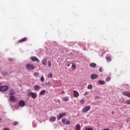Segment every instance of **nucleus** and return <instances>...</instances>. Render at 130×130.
<instances>
[{"mask_svg": "<svg viewBox=\"0 0 130 130\" xmlns=\"http://www.w3.org/2000/svg\"><path fill=\"white\" fill-rule=\"evenodd\" d=\"M34 76L35 77H36L37 78H38V77H39V73L36 72L34 73Z\"/></svg>", "mask_w": 130, "mask_h": 130, "instance_id": "obj_24", "label": "nucleus"}, {"mask_svg": "<svg viewBox=\"0 0 130 130\" xmlns=\"http://www.w3.org/2000/svg\"><path fill=\"white\" fill-rule=\"evenodd\" d=\"M85 130H94L93 129V128H91V127H85Z\"/></svg>", "mask_w": 130, "mask_h": 130, "instance_id": "obj_29", "label": "nucleus"}, {"mask_svg": "<svg viewBox=\"0 0 130 130\" xmlns=\"http://www.w3.org/2000/svg\"><path fill=\"white\" fill-rule=\"evenodd\" d=\"M63 101H69V96H64L63 98Z\"/></svg>", "mask_w": 130, "mask_h": 130, "instance_id": "obj_23", "label": "nucleus"}, {"mask_svg": "<svg viewBox=\"0 0 130 130\" xmlns=\"http://www.w3.org/2000/svg\"><path fill=\"white\" fill-rule=\"evenodd\" d=\"M100 98V97H99V96H95V99H99Z\"/></svg>", "mask_w": 130, "mask_h": 130, "instance_id": "obj_37", "label": "nucleus"}, {"mask_svg": "<svg viewBox=\"0 0 130 130\" xmlns=\"http://www.w3.org/2000/svg\"><path fill=\"white\" fill-rule=\"evenodd\" d=\"M61 121L63 124H66V125H69V124H71V121L67 119H62Z\"/></svg>", "mask_w": 130, "mask_h": 130, "instance_id": "obj_4", "label": "nucleus"}, {"mask_svg": "<svg viewBox=\"0 0 130 130\" xmlns=\"http://www.w3.org/2000/svg\"><path fill=\"white\" fill-rule=\"evenodd\" d=\"M9 90L8 86H0V91H2L3 92H5L6 91H8Z\"/></svg>", "mask_w": 130, "mask_h": 130, "instance_id": "obj_1", "label": "nucleus"}, {"mask_svg": "<svg viewBox=\"0 0 130 130\" xmlns=\"http://www.w3.org/2000/svg\"><path fill=\"white\" fill-rule=\"evenodd\" d=\"M46 85L47 86H49V85H50V82H48V83H46Z\"/></svg>", "mask_w": 130, "mask_h": 130, "instance_id": "obj_34", "label": "nucleus"}, {"mask_svg": "<svg viewBox=\"0 0 130 130\" xmlns=\"http://www.w3.org/2000/svg\"><path fill=\"white\" fill-rule=\"evenodd\" d=\"M73 93H74V96L75 98H78V97H79V96H80V94L77 90H74Z\"/></svg>", "mask_w": 130, "mask_h": 130, "instance_id": "obj_11", "label": "nucleus"}, {"mask_svg": "<svg viewBox=\"0 0 130 130\" xmlns=\"http://www.w3.org/2000/svg\"><path fill=\"white\" fill-rule=\"evenodd\" d=\"M110 80H111V78H110V77H107L106 78V82H109V81H110Z\"/></svg>", "mask_w": 130, "mask_h": 130, "instance_id": "obj_25", "label": "nucleus"}, {"mask_svg": "<svg viewBox=\"0 0 130 130\" xmlns=\"http://www.w3.org/2000/svg\"><path fill=\"white\" fill-rule=\"evenodd\" d=\"M9 95V96H14V95H15V92H14V90H10Z\"/></svg>", "mask_w": 130, "mask_h": 130, "instance_id": "obj_18", "label": "nucleus"}, {"mask_svg": "<svg viewBox=\"0 0 130 130\" xmlns=\"http://www.w3.org/2000/svg\"><path fill=\"white\" fill-rule=\"evenodd\" d=\"M2 121H3V119L0 118V122H2Z\"/></svg>", "mask_w": 130, "mask_h": 130, "instance_id": "obj_38", "label": "nucleus"}, {"mask_svg": "<svg viewBox=\"0 0 130 130\" xmlns=\"http://www.w3.org/2000/svg\"><path fill=\"white\" fill-rule=\"evenodd\" d=\"M87 89H88V90H91V89H93V85H92V84H89L87 86Z\"/></svg>", "mask_w": 130, "mask_h": 130, "instance_id": "obj_22", "label": "nucleus"}, {"mask_svg": "<svg viewBox=\"0 0 130 130\" xmlns=\"http://www.w3.org/2000/svg\"><path fill=\"white\" fill-rule=\"evenodd\" d=\"M42 63L44 66H51V63L49 61H47V60L44 59L42 60Z\"/></svg>", "mask_w": 130, "mask_h": 130, "instance_id": "obj_2", "label": "nucleus"}, {"mask_svg": "<svg viewBox=\"0 0 130 130\" xmlns=\"http://www.w3.org/2000/svg\"><path fill=\"white\" fill-rule=\"evenodd\" d=\"M84 102H85V101H84V100H82L80 101V104H83V103H84Z\"/></svg>", "mask_w": 130, "mask_h": 130, "instance_id": "obj_32", "label": "nucleus"}, {"mask_svg": "<svg viewBox=\"0 0 130 130\" xmlns=\"http://www.w3.org/2000/svg\"><path fill=\"white\" fill-rule=\"evenodd\" d=\"M76 130H81V125L79 124H77L75 126Z\"/></svg>", "mask_w": 130, "mask_h": 130, "instance_id": "obj_19", "label": "nucleus"}, {"mask_svg": "<svg viewBox=\"0 0 130 130\" xmlns=\"http://www.w3.org/2000/svg\"><path fill=\"white\" fill-rule=\"evenodd\" d=\"M31 60L32 61H37L38 62H39L40 60H39L38 58L35 56H32L30 58Z\"/></svg>", "mask_w": 130, "mask_h": 130, "instance_id": "obj_10", "label": "nucleus"}, {"mask_svg": "<svg viewBox=\"0 0 130 130\" xmlns=\"http://www.w3.org/2000/svg\"><path fill=\"white\" fill-rule=\"evenodd\" d=\"M123 95H124V96H126L127 97H128L130 98V93L128 91H124L122 92Z\"/></svg>", "mask_w": 130, "mask_h": 130, "instance_id": "obj_13", "label": "nucleus"}, {"mask_svg": "<svg viewBox=\"0 0 130 130\" xmlns=\"http://www.w3.org/2000/svg\"><path fill=\"white\" fill-rule=\"evenodd\" d=\"M76 69V66H72L71 68L69 69L70 72H73L74 70Z\"/></svg>", "mask_w": 130, "mask_h": 130, "instance_id": "obj_21", "label": "nucleus"}, {"mask_svg": "<svg viewBox=\"0 0 130 130\" xmlns=\"http://www.w3.org/2000/svg\"><path fill=\"white\" fill-rule=\"evenodd\" d=\"M35 67L34 66H26V68L29 71H32L34 69H35Z\"/></svg>", "mask_w": 130, "mask_h": 130, "instance_id": "obj_12", "label": "nucleus"}, {"mask_svg": "<svg viewBox=\"0 0 130 130\" xmlns=\"http://www.w3.org/2000/svg\"><path fill=\"white\" fill-rule=\"evenodd\" d=\"M114 111H112V114H114Z\"/></svg>", "mask_w": 130, "mask_h": 130, "instance_id": "obj_40", "label": "nucleus"}, {"mask_svg": "<svg viewBox=\"0 0 130 130\" xmlns=\"http://www.w3.org/2000/svg\"><path fill=\"white\" fill-rule=\"evenodd\" d=\"M40 80L41 82H44V76H42L40 78Z\"/></svg>", "mask_w": 130, "mask_h": 130, "instance_id": "obj_28", "label": "nucleus"}, {"mask_svg": "<svg viewBox=\"0 0 130 130\" xmlns=\"http://www.w3.org/2000/svg\"><path fill=\"white\" fill-rule=\"evenodd\" d=\"M91 67H92V68H95V67H96V66H91Z\"/></svg>", "mask_w": 130, "mask_h": 130, "instance_id": "obj_41", "label": "nucleus"}, {"mask_svg": "<svg viewBox=\"0 0 130 130\" xmlns=\"http://www.w3.org/2000/svg\"><path fill=\"white\" fill-rule=\"evenodd\" d=\"M66 115H67V113H60L57 116V118L58 119V120H59L60 119H61L62 117L66 116Z\"/></svg>", "mask_w": 130, "mask_h": 130, "instance_id": "obj_5", "label": "nucleus"}, {"mask_svg": "<svg viewBox=\"0 0 130 130\" xmlns=\"http://www.w3.org/2000/svg\"><path fill=\"white\" fill-rule=\"evenodd\" d=\"M45 93H46V90L45 89L42 90H41L40 93H39V95H44L45 94Z\"/></svg>", "mask_w": 130, "mask_h": 130, "instance_id": "obj_17", "label": "nucleus"}, {"mask_svg": "<svg viewBox=\"0 0 130 130\" xmlns=\"http://www.w3.org/2000/svg\"><path fill=\"white\" fill-rule=\"evenodd\" d=\"M9 100H10V102H13V103H15V102H16V101H17V99L14 95L10 96L9 98Z\"/></svg>", "mask_w": 130, "mask_h": 130, "instance_id": "obj_7", "label": "nucleus"}, {"mask_svg": "<svg viewBox=\"0 0 130 130\" xmlns=\"http://www.w3.org/2000/svg\"><path fill=\"white\" fill-rule=\"evenodd\" d=\"M48 78H52V73H49L48 75Z\"/></svg>", "mask_w": 130, "mask_h": 130, "instance_id": "obj_26", "label": "nucleus"}, {"mask_svg": "<svg viewBox=\"0 0 130 130\" xmlns=\"http://www.w3.org/2000/svg\"><path fill=\"white\" fill-rule=\"evenodd\" d=\"M98 78V75L96 74H92L90 75V79L91 80H95V79H97Z\"/></svg>", "mask_w": 130, "mask_h": 130, "instance_id": "obj_9", "label": "nucleus"}, {"mask_svg": "<svg viewBox=\"0 0 130 130\" xmlns=\"http://www.w3.org/2000/svg\"><path fill=\"white\" fill-rule=\"evenodd\" d=\"M65 92L64 91H62L61 94H64Z\"/></svg>", "mask_w": 130, "mask_h": 130, "instance_id": "obj_39", "label": "nucleus"}, {"mask_svg": "<svg viewBox=\"0 0 130 130\" xmlns=\"http://www.w3.org/2000/svg\"><path fill=\"white\" fill-rule=\"evenodd\" d=\"M8 60H9V61H12L14 60V59L13 58H9Z\"/></svg>", "mask_w": 130, "mask_h": 130, "instance_id": "obj_36", "label": "nucleus"}, {"mask_svg": "<svg viewBox=\"0 0 130 130\" xmlns=\"http://www.w3.org/2000/svg\"><path fill=\"white\" fill-rule=\"evenodd\" d=\"M34 88L35 91H39V90H40V86L37 85H35L34 86Z\"/></svg>", "mask_w": 130, "mask_h": 130, "instance_id": "obj_14", "label": "nucleus"}, {"mask_svg": "<svg viewBox=\"0 0 130 130\" xmlns=\"http://www.w3.org/2000/svg\"><path fill=\"white\" fill-rule=\"evenodd\" d=\"M28 96H31L32 99H35L37 98V93L33 92H30Z\"/></svg>", "mask_w": 130, "mask_h": 130, "instance_id": "obj_3", "label": "nucleus"}, {"mask_svg": "<svg viewBox=\"0 0 130 130\" xmlns=\"http://www.w3.org/2000/svg\"><path fill=\"white\" fill-rule=\"evenodd\" d=\"M89 94V91H85L84 93V96H86Z\"/></svg>", "mask_w": 130, "mask_h": 130, "instance_id": "obj_30", "label": "nucleus"}, {"mask_svg": "<svg viewBox=\"0 0 130 130\" xmlns=\"http://www.w3.org/2000/svg\"><path fill=\"white\" fill-rule=\"evenodd\" d=\"M3 130H10L9 128L5 127L3 129Z\"/></svg>", "mask_w": 130, "mask_h": 130, "instance_id": "obj_35", "label": "nucleus"}, {"mask_svg": "<svg viewBox=\"0 0 130 130\" xmlns=\"http://www.w3.org/2000/svg\"><path fill=\"white\" fill-rule=\"evenodd\" d=\"M27 40L26 38H24L23 39H21V40H19L18 41V43H21V42H24Z\"/></svg>", "mask_w": 130, "mask_h": 130, "instance_id": "obj_16", "label": "nucleus"}, {"mask_svg": "<svg viewBox=\"0 0 130 130\" xmlns=\"http://www.w3.org/2000/svg\"><path fill=\"white\" fill-rule=\"evenodd\" d=\"M90 109H91V107L90 106H87L82 109V112H88Z\"/></svg>", "mask_w": 130, "mask_h": 130, "instance_id": "obj_6", "label": "nucleus"}, {"mask_svg": "<svg viewBox=\"0 0 130 130\" xmlns=\"http://www.w3.org/2000/svg\"><path fill=\"white\" fill-rule=\"evenodd\" d=\"M125 103L127 105H130V100H127V101H126Z\"/></svg>", "mask_w": 130, "mask_h": 130, "instance_id": "obj_27", "label": "nucleus"}, {"mask_svg": "<svg viewBox=\"0 0 130 130\" xmlns=\"http://www.w3.org/2000/svg\"><path fill=\"white\" fill-rule=\"evenodd\" d=\"M18 106L20 107H24L25 106V101L20 100L18 102Z\"/></svg>", "mask_w": 130, "mask_h": 130, "instance_id": "obj_8", "label": "nucleus"}, {"mask_svg": "<svg viewBox=\"0 0 130 130\" xmlns=\"http://www.w3.org/2000/svg\"><path fill=\"white\" fill-rule=\"evenodd\" d=\"M56 120V118L55 117L52 116L49 119V121L51 122H54Z\"/></svg>", "mask_w": 130, "mask_h": 130, "instance_id": "obj_15", "label": "nucleus"}, {"mask_svg": "<svg viewBox=\"0 0 130 130\" xmlns=\"http://www.w3.org/2000/svg\"><path fill=\"white\" fill-rule=\"evenodd\" d=\"M98 83L100 84V85H104L105 84V81L104 80H99Z\"/></svg>", "mask_w": 130, "mask_h": 130, "instance_id": "obj_20", "label": "nucleus"}, {"mask_svg": "<svg viewBox=\"0 0 130 130\" xmlns=\"http://www.w3.org/2000/svg\"><path fill=\"white\" fill-rule=\"evenodd\" d=\"M18 123H18V122H17V121H15V122H14V125H17Z\"/></svg>", "mask_w": 130, "mask_h": 130, "instance_id": "obj_33", "label": "nucleus"}, {"mask_svg": "<svg viewBox=\"0 0 130 130\" xmlns=\"http://www.w3.org/2000/svg\"><path fill=\"white\" fill-rule=\"evenodd\" d=\"M99 71L101 73L103 72V68L102 67L100 68Z\"/></svg>", "mask_w": 130, "mask_h": 130, "instance_id": "obj_31", "label": "nucleus"}]
</instances>
